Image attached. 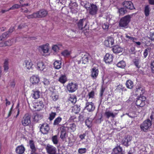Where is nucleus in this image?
<instances>
[{
	"label": "nucleus",
	"mask_w": 154,
	"mask_h": 154,
	"mask_svg": "<svg viewBox=\"0 0 154 154\" xmlns=\"http://www.w3.org/2000/svg\"><path fill=\"white\" fill-rule=\"evenodd\" d=\"M26 150L24 146L21 144L17 146L15 149V151L17 154H23Z\"/></svg>",
	"instance_id": "nucleus-11"
},
{
	"label": "nucleus",
	"mask_w": 154,
	"mask_h": 154,
	"mask_svg": "<svg viewBox=\"0 0 154 154\" xmlns=\"http://www.w3.org/2000/svg\"><path fill=\"white\" fill-rule=\"evenodd\" d=\"M131 16L128 15L122 18L119 23L120 27L124 28L127 27L128 26L130 21Z\"/></svg>",
	"instance_id": "nucleus-2"
},
{
	"label": "nucleus",
	"mask_w": 154,
	"mask_h": 154,
	"mask_svg": "<svg viewBox=\"0 0 154 154\" xmlns=\"http://www.w3.org/2000/svg\"><path fill=\"white\" fill-rule=\"evenodd\" d=\"M67 135L66 133H60V138L63 141H66Z\"/></svg>",
	"instance_id": "nucleus-41"
},
{
	"label": "nucleus",
	"mask_w": 154,
	"mask_h": 154,
	"mask_svg": "<svg viewBox=\"0 0 154 154\" xmlns=\"http://www.w3.org/2000/svg\"><path fill=\"white\" fill-rule=\"evenodd\" d=\"M111 154H123L122 147L117 146L113 149Z\"/></svg>",
	"instance_id": "nucleus-14"
},
{
	"label": "nucleus",
	"mask_w": 154,
	"mask_h": 154,
	"mask_svg": "<svg viewBox=\"0 0 154 154\" xmlns=\"http://www.w3.org/2000/svg\"><path fill=\"white\" fill-rule=\"evenodd\" d=\"M131 140L130 137L128 136L122 140V144L127 147L128 146V142L131 141Z\"/></svg>",
	"instance_id": "nucleus-20"
},
{
	"label": "nucleus",
	"mask_w": 154,
	"mask_h": 154,
	"mask_svg": "<svg viewBox=\"0 0 154 154\" xmlns=\"http://www.w3.org/2000/svg\"><path fill=\"white\" fill-rule=\"evenodd\" d=\"M145 92V89L143 87H138L137 88L135 91L136 95L138 97L142 96V95Z\"/></svg>",
	"instance_id": "nucleus-13"
},
{
	"label": "nucleus",
	"mask_w": 154,
	"mask_h": 154,
	"mask_svg": "<svg viewBox=\"0 0 154 154\" xmlns=\"http://www.w3.org/2000/svg\"><path fill=\"white\" fill-rule=\"evenodd\" d=\"M15 42V39L14 38H12L11 40H8L5 42L4 44L5 46H10Z\"/></svg>",
	"instance_id": "nucleus-32"
},
{
	"label": "nucleus",
	"mask_w": 154,
	"mask_h": 154,
	"mask_svg": "<svg viewBox=\"0 0 154 154\" xmlns=\"http://www.w3.org/2000/svg\"><path fill=\"white\" fill-rule=\"evenodd\" d=\"M44 105L42 101H39V111L44 108Z\"/></svg>",
	"instance_id": "nucleus-64"
},
{
	"label": "nucleus",
	"mask_w": 154,
	"mask_h": 154,
	"mask_svg": "<svg viewBox=\"0 0 154 154\" xmlns=\"http://www.w3.org/2000/svg\"><path fill=\"white\" fill-rule=\"evenodd\" d=\"M47 11L44 9H41L39 11V18L45 17L48 14Z\"/></svg>",
	"instance_id": "nucleus-23"
},
{
	"label": "nucleus",
	"mask_w": 154,
	"mask_h": 154,
	"mask_svg": "<svg viewBox=\"0 0 154 154\" xmlns=\"http://www.w3.org/2000/svg\"><path fill=\"white\" fill-rule=\"evenodd\" d=\"M150 7L149 5H146L145 8L144 14L146 17H148L149 15L150 12Z\"/></svg>",
	"instance_id": "nucleus-38"
},
{
	"label": "nucleus",
	"mask_w": 154,
	"mask_h": 154,
	"mask_svg": "<svg viewBox=\"0 0 154 154\" xmlns=\"http://www.w3.org/2000/svg\"><path fill=\"white\" fill-rule=\"evenodd\" d=\"M104 115L105 116L107 119H109L110 117L114 118L116 116L115 114L109 111H106L104 113Z\"/></svg>",
	"instance_id": "nucleus-22"
},
{
	"label": "nucleus",
	"mask_w": 154,
	"mask_h": 154,
	"mask_svg": "<svg viewBox=\"0 0 154 154\" xmlns=\"http://www.w3.org/2000/svg\"><path fill=\"white\" fill-rule=\"evenodd\" d=\"M104 60L106 63H109L113 60V56L112 55L107 53L104 57Z\"/></svg>",
	"instance_id": "nucleus-17"
},
{
	"label": "nucleus",
	"mask_w": 154,
	"mask_h": 154,
	"mask_svg": "<svg viewBox=\"0 0 154 154\" xmlns=\"http://www.w3.org/2000/svg\"><path fill=\"white\" fill-rule=\"evenodd\" d=\"M33 118L34 122H38V103L35 102L33 103Z\"/></svg>",
	"instance_id": "nucleus-3"
},
{
	"label": "nucleus",
	"mask_w": 154,
	"mask_h": 154,
	"mask_svg": "<svg viewBox=\"0 0 154 154\" xmlns=\"http://www.w3.org/2000/svg\"><path fill=\"white\" fill-rule=\"evenodd\" d=\"M61 62L60 61L56 60L54 63V67L56 69H59L61 67Z\"/></svg>",
	"instance_id": "nucleus-27"
},
{
	"label": "nucleus",
	"mask_w": 154,
	"mask_h": 154,
	"mask_svg": "<svg viewBox=\"0 0 154 154\" xmlns=\"http://www.w3.org/2000/svg\"><path fill=\"white\" fill-rule=\"evenodd\" d=\"M52 140L54 144H57L58 143L57 136L55 135L53 136L52 137Z\"/></svg>",
	"instance_id": "nucleus-43"
},
{
	"label": "nucleus",
	"mask_w": 154,
	"mask_h": 154,
	"mask_svg": "<svg viewBox=\"0 0 154 154\" xmlns=\"http://www.w3.org/2000/svg\"><path fill=\"white\" fill-rule=\"evenodd\" d=\"M149 38L151 39L152 41H154V32L150 33Z\"/></svg>",
	"instance_id": "nucleus-63"
},
{
	"label": "nucleus",
	"mask_w": 154,
	"mask_h": 154,
	"mask_svg": "<svg viewBox=\"0 0 154 154\" xmlns=\"http://www.w3.org/2000/svg\"><path fill=\"white\" fill-rule=\"evenodd\" d=\"M52 99L54 101H56L58 99V95H53V94H52Z\"/></svg>",
	"instance_id": "nucleus-59"
},
{
	"label": "nucleus",
	"mask_w": 154,
	"mask_h": 154,
	"mask_svg": "<svg viewBox=\"0 0 154 154\" xmlns=\"http://www.w3.org/2000/svg\"><path fill=\"white\" fill-rule=\"evenodd\" d=\"M104 45L107 47H112L114 44V40L112 37H108L105 40Z\"/></svg>",
	"instance_id": "nucleus-7"
},
{
	"label": "nucleus",
	"mask_w": 154,
	"mask_h": 154,
	"mask_svg": "<svg viewBox=\"0 0 154 154\" xmlns=\"http://www.w3.org/2000/svg\"><path fill=\"white\" fill-rule=\"evenodd\" d=\"M4 70L6 72H7L8 69V61L7 60H5L4 63Z\"/></svg>",
	"instance_id": "nucleus-45"
},
{
	"label": "nucleus",
	"mask_w": 154,
	"mask_h": 154,
	"mask_svg": "<svg viewBox=\"0 0 154 154\" xmlns=\"http://www.w3.org/2000/svg\"><path fill=\"white\" fill-rule=\"evenodd\" d=\"M146 98L144 96L138 97L135 102V105L137 107L139 108L143 107L146 104Z\"/></svg>",
	"instance_id": "nucleus-4"
},
{
	"label": "nucleus",
	"mask_w": 154,
	"mask_h": 154,
	"mask_svg": "<svg viewBox=\"0 0 154 154\" xmlns=\"http://www.w3.org/2000/svg\"><path fill=\"white\" fill-rule=\"evenodd\" d=\"M85 7L87 10L88 11L90 14L93 15L97 14L98 9L96 5L93 4H91L89 7H86V5H85Z\"/></svg>",
	"instance_id": "nucleus-6"
},
{
	"label": "nucleus",
	"mask_w": 154,
	"mask_h": 154,
	"mask_svg": "<svg viewBox=\"0 0 154 154\" xmlns=\"http://www.w3.org/2000/svg\"><path fill=\"white\" fill-rule=\"evenodd\" d=\"M45 66L44 65L43 62H41L39 63V70L40 71H43L45 68Z\"/></svg>",
	"instance_id": "nucleus-51"
},
{
	"label": "nucleus",
	"mask_w": 154,
	"mask_h": 154,
	"mask_svg": "<svg viewBox=\"0 0 154 154\" xmlns=\"http://www.w3.org/2000/svg\"><path fill=\"white\" fill-rule=\"evenodd\" d=\"M150 66L152 72L154 73V60L151 62Z\"/></svg>",
	"instance_id": "nucleus-61"
},
{
	"label": "nucleus",
	"mask_w": 154,
	"mask_h": 154,
	"mask_svg": "<svg viewBox=\"0 0 154 154\" xmlns=\"http://www.w3.org/2000/svg\"><path fill=\"white\" fill-rule=\"evenodd\" d=\"M105 90V87H101V90L100 91V97H102L103 96V93L104 91Z\"/></svg>",
	"instance_id": "nucleus-62"
},
{
	"label": "nucleus",
	"mask_w": 154,
	"mask_h": 154,
	"mask_svg": "<svg viewBox=\"0 0 154 154\" xmlns=\"http://www.w3.org/2000/svg\"><path fill=\"white\" fill-rule=\"evenodd\" d=\"M84 116L83 114H80L78 118V122L79 121L82 122L84 120Z\"/></svg>",
	"instance_id": "nucleus-52"
},
{
	"label": "nucleus",
	"mask_w": 154,
	"mask_h": 154,
	"mask_svg": "<svg viewBox=\"0 0 154 154\" xmlns=\"http://www.w3.org/2000/svg\"><path fill=\"white\" fill-rule=\"evenodd\" d=\"M60 129L61 130L60 133H66V127L63 125L60 128Z\"/></svg>",
	"instance_id": "nucleus-60"
},
{
	"label": "nucleus",
	"mask_w": 154,
	"mask_h": 154,
	"mask_svg": "<svg viewBox=\"0 0 154 154\" xmlns=\"http://www.w3.org/2000/svg\"><path fill=\"white\" fill-rule=\"evenodd\" d=\"M90 56L88 54H86L84 55L82 57V63L85 64L88 62L89 58Z\"/></svg>",
	"instance_id": "nucleus-30"
},
{
	"label": "nucleus",
	"mask_w": 154,
	"mask_h": 154,
	"mask_svg": "<svg viewBox=\"0 0 154 154\" xmlns=\"http://www.w3.org/2000/svg\"><path fill=\"white\" fill-rule=\"evenodd\" d=\"M60 47L57 45H54L52 48V50L55 52H57L59 50Z\"/></svg>",
	"instance_id": "nucleus-56"
},
{
	"label": "nucleus",
	"mask_w": 154,
	"mask_h": 154,
	"mask_svg": "<svg viewBox=\"0 0 154 154\" xmlns=\"http://www.w3.org/2000/svg\"><path fill=\"white\" fill-rule=\"evenodd\" d=\"M57 114L56 112H51L49 115V117L48 119L50 121H51L53 120V119L55 118Z\"/></svg>",
	"instance_id": "nucleus-40"
},
{
	"label": "nucleus",
	"mask_w": 154,
	"mask_h": 154,
	"mask_svg": "<svg viewBox=\"0 0 154 154\" xmlns=\"http://www.w3.org/2000/svg\"><path fill=\"white\" fill-rule=\"evenodd\" d=\"M76 126L74 123H72L69 124V126L67 127L68 130H70L71 132H74L76 130Z\"/></svg>",
	"instance_id": "nucleus-24"
},
{
	"label": "nucleus",
	"mask_w": 154,
	"mask_h": 154,
	"mask_svg": "<svg viewBox=\"0 0 154 154\" xmlns=\"http://www.w3.org/2000/svg\"><path fill=\"white\" fill-rule=\"evenodd\" d=\"M69 122H78V118L75 115L71 116L68 120Z\"/></svg>",
	"instance_id": "nucleus-29"
},
{
	"label": "nucleus",
	"mask_w": 154,
	"mask_h": 154,
	"mask_svg": "<svg viewBox=\"0 0 154 154\" xmlns=\"http://www.w3.org/2000/svg\"><path fill=\"white\" fill-rule=\"evenodd\" d=\"M133 63L138 68H139L140 66V58L137 57L133 60Z\"/></svg>",
	"instance_id": "nucleus-28"
},
{
	"label": "nucleus",
	"mask_w": 154,
	"mask_h": 154,
	"mask_svg": "<svg viewBox=\"0 0 154 154\" xmlns=\"http://www.w3.org/2000/svg\"><path fill=\"white\" fill-rule=\"evenodd\" d=\"M86 150L85 148H81L79 149L78 152L79 153L82 154L85 153L86 152Z\"/></svg>",
	"instance_id": "nucleus-48"
},
{
	"label": "nucleus",
	"mask_w": 154,
	"mask_h": 154,
	"mask_svg": "<svg viewBox=\"0 0 154 154\" xmlns=\"http://www.w3.org/2000/svg\"><path fill=\"white\" fill-rule=\"evenodd\" d=\"M102 27L104 29H107L109 27L108 23L107 22L104 23L102 25Z\"/></svg>",
	"instance_id": "nucleus-57"
},
{
	"label": "nucleus",
	"mask_w": 154,
	"mask_h": 154,
	"mask_svg": "<svg viewBox=\"0 0 154 154\" xmlns=\"http://www.w3.org/2000/svg\"><path fill=\"white\" fill-rule=\"evenodd\" d=\"M122 48L119 45H117L112 47V50L115 54L119 53L122 51Z\"/></svg>",
	"instance_id": "nucleus-18"
},
{
	"label": "nucleus",
	"mask_w": 154,
	"mask_h": 154,
	"mask_svg": "<svg viewBox=\"0 0 154 154\" xmlns=\"http://www.w3.org/2000/svg\"><path fill=\"white\" fill-rule=\"evenodd\" d=\"M125 38H126V41H132L133 42H135V40L137 39L131 36V35L128 34H125Z\"/></svg>",
	"instance_id": "nucleus-26"
},
{
	"label": "nucleus",
	"mask_w": 154,
	"mask_h": 154,
	"mask_svg": "<svg viewBox=\"0 0 154 154\" xmlns=\"http://www.w3.org/2000/svg\"><path fill=\"white\" fill-rule=\"evenodd\" d=\"M126 87H133V83L132 81L130 80H127L126 83Z\"/></svg>",
	"instance_id": "nucleus-47"
},
{
	"label": "nucleus",
	"mask_w": 154,
	"mask_h": 154,
	"mask_svg": "<svg viewBox=\"0 0 154 154\" xmlns=\"http://www.w3.org/2000/svg\"><path fill=\"white\" fill-rule=\"evenodd\" d=\"M38 12L34 13L32 14L31 15H26V16L28 19H32L36 18L38 17Z\"/></svg>",
	"instance_id": "nucleus-36"
},
{
	"label": "nucleus",
	"mask_w": 154,
	"mask_h": 154,
	"mask_svg": "<svg viewBox=\"0 0 154 154\" xmlns=\"http://www.w3.org/2000/svg\"><path fill=\"white\" fill-rule=\"evenodd\" d=\"M94 92L93 91H92L90 92H89L88 94L89 98H94Z\"/></svg>",
	"instance_id": "nucleus-50"
},
{
	"label": "nucleus",
	"mask_w": 154,
	"mask_h": 154,
	"mask_svg": "<svg viewBox=\"0 0 154 154\" xmlns=\"http://www.w3.org/2000/svg\"><path fill=\"white\" fill-rule=\"evenodd\" d=\"M31 82L33 85L37 84L38 82V76L33 75L30 79Z\"/></svg>",
	"instance_id": "nucleus-21"
},
{
	"label": "nucleus",
	"mask_w": 154,
	"mask_h": 154,
	"mask_svg": "<svg viewBox=\"0 0 154 154\" xmlns=\"http://www.w3.org/2000/svg\"><path fill=\"white\" fill-rule=\"evenodd\" d=\"M45 149L48 154H56V148L53 146L48 144L45 147Z\"/></svg>",
	"instance_id": "nucleus-8"
},
{
	"label": "nucleus",
	"mask_w": 154,
	"mask_h": 154,
	"mask_svg": "<svg viewBox=\"0 0 154 154\" xmlns=\"http://www.w3.org/2000/svg\"><path fill=\"white\" fill-rule=\"evenodd\" d=\"M66 81L67 78L65 75H61L59 79V81L62 83H65Z\"/></svg>",
	"instance_id": "nucleus-33"
},
{
	"label": "nucleus",
	"mask_w": 154,
	"mask_h": 154,
	"mask_svg": "<svg viewBox=\"0 0 154 154\" xmlns=\"http://www.w3.org/2000/svg\"><path fill=\"white\" fill-rule=\"evenodd\" d=\"M69 100L72 103H75L77 101L76 97L75 95H70L69 98Z\"/></svg>",
	"instance_id": "nucleus-37"
},
{
	"label": "nucleus",
	"mask_w": 154,
	"mask_h": 154,
	"mask_svg": "<svg viewBox=\"0 0 154 154\" xmlns=\"http://www.w3.org/2000/svg\"><path fill=\"white\" fill-rule=\"evenodd\" d=\"M91 77L93 79H96L98 74V69L96 67H94L91 69Z\"/></svg>",
	"instance_id": "nucleus-15"
},
{
	"label": "nucleus",
	"mask_w": 154,
	"mask_h": 154,
	"mask_svg": "<svg viewBox=\"0 0 154 154\" xmlns=\"http://www.w3.org/2000/svg\"><path fill=\"white\" fill-rule=\"evenodd\" d=\"M123 5L126 8L129 9L133 10L135 8L133 3L131 1H125L123 3Z\"/></svg>",
	"instance_id": "nucleus-16"
},
{
	"label": "nucleus",
	"mask_w": 154,
	"mask_h": 154,
	"mask_svg": "<svg viewBox=\"0 0 154 154\" xmlns=\"http://www.w3.org/2000/svg\"><path fill=\"white\" fill-rule=\"evenodd\" d=\"M29 145L31 149L30 154H38V153L36 152L37 149L35 146L33 140H30L29 141Z\"/></svg>",
	"instance_id": "nucleus-12"
},
{
	"label": "nucleus",
	"mask_w": 154,
	"mask_h": 154,
	"mask_svg": "<svg viewBox=\"0 0 154 154\" xmlns=\"http://www.w3.org/2000/svg\"><path fill=\"white\" fill-rule=\"evenodd\" d=\"M61 54L64 57H66L70 54V52L68 50H66L62 51Z\"/></svg>",
	"instance_id": "nucleus-44"
},
{
	"label": "nucleus",
	"mask_w": 154,
	"mask_h": 154,
	"mask_svg": "<svg viewBox=\"0 0 154 154\" xmlns=\"http://www.w3.org/2000/svg\"><path fill=\"white\" fill-rule=\"evenodd\" d=\"M25 64V66L28 69H29L32 67V63L30 62L27 60H26L24 61Z\"/></svg>",
	"instance_id": "nucleus-35"
},
{
	"label": "nucleus",
	"mask_w": 154,
	"mask_h": 154,
	"mask_svg": "<svg viewBox=\"0 0 154 154\" xmlns=\"http://www.w3.org/2000/svg\"><path fill=\"white\" fill-rule=\"evenodd\" d=\"M49 130L48 125L47 123L43 124L40 127V131L44 134H47Z\"/></svg>",
	"instance_id": "nucleus-10"
},
{
	"label": "nucleus",
	"mask_w": 154,
	"mask_h": 154,
	"mask_svg": "<svg viewBox=\"0 0 154 154\" xmlns=\"http://www.w3.org/2000/svg\"><path fill=\"white\" fill-rule=\"evenodd\" d=\"M119 12L120 15H123L127 13V11L125 8H122L119 9Z\"/></svg>",
	"instance_id": "nucleus-42"
},
{
	"label": "nucleus",
	"mask_w": 154,
	"mask_h": 154,
	"mask_svg": "<svg viewBox=\"0 0 154 154\" xmlns=\"http://www.w3.org/2000/svg\"><path fill=\"white\" fill-rule=\"evenodd\" d=\"M20 7V5L18 4H15L12 6L11 7L9 8V10H12L15 9H17Z\"/></svg>",
	"instance_id": "nucleus-54"
},
{
	"label": "nucleus",
	"mask_w": 154,
	"mask_h": 154,
	"mask_svg": "<svg viewBox=\"0 0 154 154\" xmlns=\"http://www.w3.org/2000/svg\"><path fill=\"white\" fill-rule=\"evenodd\" d=\"M95 108V107L94 104L92 102H87L86 103L85 108L88 112H92L94 110Z\"/></svg>",
	"instance_id": "nucleus-9"
},
{
	"label": "nucleus",
	"mask_w": 154,
	"mask_h": 154,
	"mask_svg": "<svg viewBox=\"0 0 154 154\" xmlns=\"http://www.w3.org/2000/svg\"><path fill=\"white\" fill-rule=\"evenodd\" d=\"M49 44H46L45 45H43L41 46H39V48H41L42 51L44 54L47 53L49 51Z\"/></svg>",
	"instance_id": "nucleus-19"
},
{
	"label": "nucleus",
	"mask_w": 154,
	"mask_h": 154,
	"mask_svg": "<svg viewBox=\"0 0 154 154\" xmlns=\"http://www.w3.org/2000/svg\"><path fill=\"white\" fill-rule=\"evenodd\" d=\"M31 115L28 113L25 114L21 120L22 125L24 127L29 126L31 123Z\"/></svg>",
	"instance_id": "nucleus-5"
},
{
	"label": "nucleus",
	"mask_w": 154,
	"mask_h": 154,
	"mask_svg": "<svg viewBox=\"0 0 154 154\" xmlns=\"http://www.w3.org/2000/svg\"><path fill=\"white\" fill-rule=\"evenodd\" d=\"M62 120V118L60 116H59L56 118L54 120L53 122V125H57L59 123L61 122Z\"/></svg>",
	"instance_id": "nucleus-31"
},
{
	"label": "nucleus",
	"mask_w": 154,
	"mask_h": 154,
	"mask_svg": "<svg viewBox=\"0 0 154 154\" xmlns=\"http://www.w3.org/2000/svg\"><path fill=\"white\" fill-rule=\"evenodd\" d=\"M85 20V19H80L77 23V26L79 30H82L83 28V23Z\"/></svg>",
	"instance_id": "nucleus-25"
},
{
	"label": "nucleus",
	"mask_w": 154,
	"mask_h": 154,
	"mask_svg": "<svg viewBox=\"0 0 154 154\" xmlns=\"http://www.w3.org/2000/svg\"><path fill=\"white\" fill-rule=\"evenodd\" d=\"M67 88L68 90L71 93L74 92L77 89V87H67Z\"/></svg>",
	"instance_id": "nucleus-53"
},
{
	"label": "nucleus",
	"mask_w": 154,
	"mask_h": 154,
	"mask_svg": "<svg viewBox=\"0 0 154 154\" xmlns=\"http://www.w3.org/2000/svg\"><path fill=\"white\" fill-rule=\"evenodd\" d=\"M85 123L86 125L88 128H91L92 125V122L91 119L89 120V119L88 118L85 121Z\"/></svg>",
	"instance_id": "nucleus-34"
},
{
	"label": "nucleus",
	"mask_w": 154,
	"mask_h": 154,
	"mask_svg": "<svg viewBox=\"0 0 154 154\" xmlns=\"http://www.w3.org/2000/svg\"><path fill=\"white\" fill-rule=\"evenodd\" d=\"M152 125V121L149 119L145 120L140 125V128L141 130L146 132L151 128Z\"/></svg>",
	"instance_id": "nucleus-1"
},
{
	"label": "nucleus",
	"mask_w": 154,
	"mask_h": 154,
	"mask_svg": "<svg viewBox=\"0 0 154 154\" xmlns=\"http://www.w3.org/2000/svg\"><path fill=\"white\" fill-rule=\"evenodd\" d=\"M117 66L119 67L124 68L126 66V63L125 61L122 60L119 62L117 64Z\"/></svg>",
	"instance_id": "nucleus-39"
},
{
	"label": "nucleus",
	"mask_w": 154,
	"mask_h": 154,
	"mask_svg": "<svg viewBox=\"0 0 154 154\" xmlns=\"http://www.w3.org/2000/svg\"><path fill=\"white\" fill-rule=\"evenodd\" d=\"M150 49V48H147L144 51L143 53V55L144 58H146L148 54V51Z\"/></svg>",
	"instance_id": "nucleus-55"
},
{
	"label": "nucleus",
	"mask_w": 154,
	"mask_h": 154,
	"mask_svg": "<svg viewBox=\"0 0 154 154\" xmlns=\"http://www.w3.org/2000/svg\"><path fill=\"white\" fill-rule=\"evenodd\" d=\"M32 97L35 99H38V91H35L32 95Z\"/></svg>",
	"instance_id": "nucleus-49"
},
{
	"label": "nucleus",
	"mask_w": 154,
	"mask_h": 154,
	"mask_svg": "<svg viewBox=\"0 0 154 154\" xmlns=\"http://www.w3.org/2000/svg\"><path fill=\"white\" fill-rule=\"evenodd\" d=\"M70 8L72 10H75L77 9L76 8L78 7V5L76 2L72 3H71Z\"/></svg>",
	"instance_id": "nucleus-46"
},
{
	"label": "nucleus",
	"mask_w": 154,
	"mask_h": 154,
	"mask_svg": "<svg viewBox=\"0 0 154 154\" xmlns=\"http://www.w3.org/2000/svg\"><path fill=\"white\" fill-rule=\"evenodd\" d=\"M3 38L5 39V38H7L9 36V33L8 32H5L2 35Z\"/></svg>",
	"instance_id": "nucleus-58"
}]
</instances>
